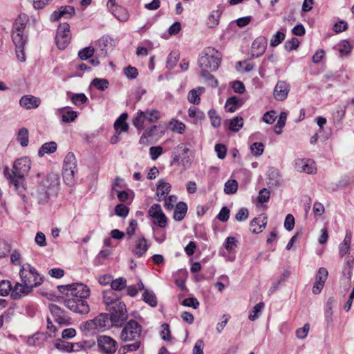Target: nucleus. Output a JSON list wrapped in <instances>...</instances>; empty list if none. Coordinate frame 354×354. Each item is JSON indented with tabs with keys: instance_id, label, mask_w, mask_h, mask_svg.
I'll return each mask as SVG.
<instances>
[{
	"instance_id": "52",
	"label": "nucleus",
	"mask_w": 354,
	"mask_h": 354,
	"mask_svg": "<svg viewBox=\"0 0 354 354\" xmlns=\"http://www.w3.org/2000/svg\"><path fill=\"white\" fill-rule=\"evenodd\" d=\"M129 212V207L124 204H118L115 207V214L120 217H127L128 216Z\"/></svg>"
},
{
	"instance_id": "18",
	"label": "nucleus",
	"mask_w": 354,
	"mask_h": 354,
	"mask_svg": "<svg viewBox=\"0 0 354 354\" xmlns=\"http://www.w3.org/2000/svg\"><path fill=\"white\" fill-rule=\"evenodd\" d=\"M27 42V37H22L19 34L15 35L13 43L16 48V55L18 59L23 62L26 60V55L24 53V46Z\"/></svg>"
},
{
	"instance_id": "51",
	"label": "nucleus",
	"mask_w": 354,
	"mask_h": 354,
	"mask_svg": "<svg viewBox=\"0 0 354 354\" xmlns=\"http://www.w3.org/2000/svg\"><path fill=\"white\" fill-rule=\"evenodd\" d=\"M12 286L10 281L3 280L0 282V295L6 296L11 293Z\"/></svg>"
},
{
	"instance_id": "26",
	"label": "nucleus",
	"mask_w": 354,
	"mask_h": 354,
	"mask_svg": "<svg viewBox=\"0 0 354 354\" xmlns=\"http://www.w3.org/2000/svg\"><path fill=\"white\" fill-rule=\"evenodd\" d=\"M187 205L184 202L178 203L174 209V219L178 221H182L186 215Z\"/></svg>"
},
{
	"instance_id": "59",
	"label": "nucleus",
	"mask_w": 354,
	"mask_h": 354,
	"mask_svg": "<svg viewBox=\"0 0 354 354\" xmlns=\"http://www.w3.org/2000/svg\"><path fill=\"white\" fill-rule=\"evenodd\" d=\"M346 106H339L333 113V118L335 121L340 122L346 113Z\"/></svg>"
},
{
	"instance_id": "45",
	"label": "nucleus",
	"mask_w": 354,
	"mask_h": 354,
	"mask_svg": "<svg viewBox=\"0 0 354 354\" xmlns=\"http://www.w3.org/2000/svg\"><path fill=\"white\" fill-rule=\"evenodd\" d=\"M188 115L190 118L195 120V122H197L198 120H202L205 118L204 113L198 111L195 106H192L189 109Z\"/></svg>"
},
{
	"instance_id": "56",
	"label": "nucleus",
	"mask_w": 354,
	"mask_h": 354,
	"mask_svg": "<svg viewBox=\"0 0 354 354\" xmlns=\"http://www.w3.org/2000/svg\"><path fill=\"white\" fill-rule=\"evenodd\" d=\"M170 127L173 131L183 133L185 129V125L178 120H172L170 122Z\"/></svg>"
},
{
	"instance_id": "22",
	"label": "nucleus",
	"mask_w": 354,
	"mask_h": 354,
	"mask_svg": "<svg viewBox=\"0 0 354 354\" xmlns=\"http://www.w3.org/2000/svg\"><path fill=\"white\" fill-rule=\"evenodd\" d=\"M127 117V113H124L116 120L114 123V129L116 133L120 134L122 131L125 132L128 131L129 126L126 122Z\"/></svg>"
},
{
	"instance_id": "14",
	"label": "nucleus",
	"mask_w": 354,
	"mask_h": 354,
	"mask_svg": "<svg viewBox=\"0 0 354 354\" xmlns=\"http://www.w3.org/2000/svg\"><path fill=\"white\" fill-rule=\"evenodd\" d=\"M290 90L289 83L282 80L278 81L273 91V97L277 101H284L287 98Z\"/></svg>"
},
{
	"instance_id": "35",
	"label": "nucleus",
	"mask_w": 354,
	"mask_h": 354,
	"mask_svg": "<svg viewBox=\"0 0 354 354\" xmlns=\"http://www.w3.org/2000/svg\"><path fill=\"white\" fill-rule=\"evenodd\" d=\"M25 26H26V24L24 22V21L21 18L16 20V21L14 24L13 30L12 32V41H14L15 35H17V34H19V35L21 36L22 37H27V36L24 35L23 33Z\"/></svg>"
},
{
	"instance_id": "41",
	"label": "nucleus",
	"mask_w": 354,
	"mask_h": 354,
	"mask_svg": "<svg viewBox=\"0 0 354 354\" xmlns=\"http://www.w3.org/2000/svg\"><path fill=\"white\" fill-rule=\"evenodd\" d=\"M145 120L149 122H154L160 118V113L155 109H147L144 111Z\"/></svg>"
},
{
	"instance_id": "24",
	"label": "nucleus",
	"mask_w": 354,
	"mask_h": 354,
	"mask_svg": "<svg viewBox=\"0 0 354 354\" xmlns=\"http://www.w3.org/2000/svg\"><path fill=\"white\" fill-rule=\"evenodd\" d=\"M171 190V185L169 183L165 182L162 180H159L157 186L156 196L159 201H162L166 195L169 194Z\"/></svg>"
},
{
	"instance_id": "58",
	"label": "nucleus",
	"mask_w": 354,
	"mask_h": 354,
	"mask_svg": "<svg viewBox=\"0 0 354 354\" xmlns=\"http://www.w3.org/2000/svg\"><path fill=\"white\" fill-rule=\"evenodd\" d=\"M33 8L37 10L43 9L48 5L53 0H28Z\"/></svg>"
},
{
	"instance_id": "40",
	"label": "nucleus",
	"mask_w": 354,
	"mask_h": 354,
	"mask_svg": "<svg viewBox=\"0 0 354 354\" xmlns=\"http://www.w3.org/2000/svg\"><path fill=\"white\" fill-rule=\"evenodd\" d=\"M243 125V119L242 117H235L230 120L229 129L234 132L239 131Z\"/></svg>"
},
{
	"instance_id": "7",
	"label": "nucleus",
	"mask_w": 354,
	"mask_h": 354,
	"mask_svg": "<svg viewBox=\"0 0 354 354\" xmlns=\"http://www.w3.org/2000/svg\"><path fill=\"white\" fill-rule=\"evenodd\" d=\"M110 313L109 319L113 326L120 327L127 319V311L124 302L115 304L108 310Z\"/></svg>"
},
{
	"instance_id": "55",
	"label": "nucleus",
	"mask_w": 354,
	"mask_h": 354,
	"mask_svg": "<svg viewBox=\"0 0 354 354\" xmlns=\"http://www.w3.org/2000/svg\"><path fill=\"white\" fill-rule=\"evenodd\" d=\"M80 329L88 332L97 330L93 319L82 323Z\"/></svg>"
},
{
	"instance_id": "15",
	"label": "nucleus",
	"mask_w": 354,
	"mask_h": 354,
	"mask_svg": "<svg viewBox=\"0 0 354 354\" xmlns=\"http://www.w3.org/2000/svg\"><path fill=\"white\" fill-rule=\"evenodd\" d=\"M328 275V272L325 268H320L319 269L312 289L313 294L318 295L321 292L324 286Z\"/></svg>"
},
{
	"instance_id": "49",
	"label": "nucleus",
	"mask_w": 354,
	"mask_h": 354,
	"mask_svg": "<svg viewBox=\"0 0 354 354\" xmlns=\"http://www.w3.org/2000/svg\"><path fill=\"white\" fill-rule=\"evenodd\" d=\"M127 280L124 278H118L111 281L112 290H121L126 286Z\"/></svg>"
},
{
	"instance_id": "25",
	"label": "nucleus",
	"mask_w": 354,
	"mask_h": 354,
	"mask_svg": "<svg viewBox=\"0 0 354 354\" xmlns=\"http://www.w3.org/2000/svg\"><path fill=\"white\" fill-rule=\"evenodd\" d=\"M57 114L61 115L62 121L64 123H69L73 122L77 117L76 111L66 110L65 108L58 109Z\"/></svg>"
},
{
	"instance_id": "39",
	"label": "nucleus",
	"mask_w": 354,
	"mask_h": 354,
	"mask_svg": "<svg viewBox=\"0 0 354 354\" xmlns=\"http://www.w3.org/2000/svg\"><path fill=\"white\" fill-rule=\"evenodd\" d=\"M145 115L144 111H138L137 112L136 116L133 120V125L138 129L142 130L145 129Z\"/></svg>"
},
{
	"instance_id": "3",
	"label": "nucleus",
	"mask_w": 354,
	"mask_h": 354,
	"mask_svg": "<svg viewBox=\"0 0 354 354\" xmlns=\"http://www.w3.org/2000/svg\"><path fill=\"white\" fill-rule=\"evenodd\" d=\"M221 59V54L215 48L208 47L204 49L198 59L200 75H207V73L217 71Z\"/></svg>"
},
{
	"instance_id": "10",
	"label": "nucleus",
	"mask_w": 354,
	"mask_h": 354,
	"mask_svg": "<svg viewBox=\"0 0 354 354\" xmlns=\"http://www.w3.org/2000/svg\"><path fill=\"white\" fill-rule=\"evenodd\" d=\"M71 35L70 26L67 23L59 24L57 30L56 43L59 49H65L70 43Z\"/></svg>"
},
{
	"instance_id": "32",
	"label": "nucleus",
	"mask_w": 354,
	"mask_h": 354,
	"mask_svg": "<svg viewBox=\"0 0 354 354\" xmlns=\"http://www.w3.org/2000/svg\"><path fill=\"white\" fill-rule=\"evenodd\" d=\"M189 151V149L183 143L179 144L176 148L175 149V153L173 158V160L171 164H177L180 162L181 158V153L184 154H187Z\"/></svg>"
},
{
	"instance_id": "57",
	"label": "nucleus",
	"mask_w": 354,
	"mask_h": 354,
	"mask_svg": "<svg viewBox=\"0 0 354 354\" xmlns=\"http://www.w3.org/2000/svg\"><path fill=\"white\" fill-rule=\"evenodd\" d=\"M250 150L254 156H260L263 152V145L261 142H254L251 145Z\"/></svg>"
},
{
	"instance_id": "8",
	"label": "nucleus",
	"mask_w": 354,
	"mask_h": 354,
	"mask_svg": "<svg viewBox=\"0 0 354 354\" xmlns=\"http://www.w3.org/2000/svg\"><path fill=\"white\" fill-rule=\"evenodd\" d=\"M140 325L134 320L129 321L123 328L120 333V338L124 342L138 339L141 333Z\"/></svg>"
},
{
	"instance_id": "17",
	"label": "nucleus",
	"mask_w": 354,
	"mask_h": 354,
	"mask_svg": "<svg viewBox=\"0 0 354 354\" xmlns=\"http://www.w3.org/2000/svg\"><path fill=\"white\" fill-rule=\"evenodd\" d=\"M50 310L55 319V321L59 325H66L69 323V319L65 312L56 304L49 306Z\"/></svg>"
},
{
	"instance_id": "6",
	"label": "nucleus",
	"mask_w": 354,
	"mask_h": 354,
	"mask_svg": "<svg viewBox=\"0 0 354 354\" xmlns=\"http://www.w3.org/2000/svg\"><path fill=\"white\" fill-rule=\"evenodd\" d=\"M77 171L75 156L73 153L69 152L64 158L62 169L63 178L66 185L71 186L73 184L74 176Z\"/></svg>"
},
{
	"instance_id": "16",
	"label": "nucleus",
	"mask_w": 354,
	"mask_h": 354,
	"mask_svg": "<svg viewBox=\"0 0 354 354\" xmlns=\"http://www.w3.org/2000/svg\"><path fill=\"white\" fill-rule=\"evenodd\" d=\"M33 288L24 283H16L12 288L11 297L14 299H18L25 297L32 292Z\"/></svg>"
},
{
	"instance_id": "62",
	"label": "nucleus",
	"mask_w": 354,
	"mask_h": 354,
	"mask_svg": "<svg viewBox=\"0 0 354 354\" xmlns=\"http://www.w3.org/2000/svg\"><path fill=\"white\" fill-rule=\"evenodd\" d=\"M182 304L185 306L192 307L193 308L196 309L199 306V301L196 298L189 297L185 299L183 301Z\"/></svg>"
},
{
	"instance_id": "11",
	"label": "nucleus",
	"mask_w": 354,
	"mask_h": 354,
	"mask_svg": "<svg viewBox=\"0 0 354 354\" xmlns=\"http://www.w3.org/2000/svg\"><path fill=\"white\" fill-rule=\"evenodd\" d=\"M149 215L154 219L153 223L160 227H165L167 224V218L163 213L161 206L159 204H153L148 211Z\"/></svg>"
},
{
	"instance_id": "28",
	"label": "nucleus",
	"mask_w": 354,
	"mask_h": 354,
	"mask_svg": "<svg viewBox=\"0 0 354 354\" xmlns=\"http://www.w3.org/2000/svg\"><path fill=\"white\" fill-rule=\"evenodd\" d=\"M204 92V87H198L191 90L187 95L188 101L192 104H198L201 101L200 95Z\"/></svg>"
},
{
	"instance_id": "47",
	"label": "nucleus",
	"mask_w": 354,
	"mask_h": 354,
	"mask_svg": "<svg viewBox=\"0 0 354 354\" xmlns=\"http://www.w3.org/2000/svg\"><path fill=\"white\" fill-rule=\"evenodd\" d=\"M286 118V113L285 112H281L277 122L274 126V131L277 134H280L281 133V129L285 126Z\"/></svg>"
},
{
	"instance_id": "38",
	"label": "nucleus",
	"mask_w": 354,
	"mask_h": 354,
	"mask_svg": "<svg viewBox=\"0 0 354 354\" xmlns=\"http://www.w3.org/2000/svg\"><path fill=\"white\" fill-rule=\"evenodd\" d=\"M142 299L145 303L148 304L152 307L157 306L156 297L153 291L149 290L147 289L145 290L142 294Z\"/></svg>"
},
{
	"instance_id": "34",
	"label": "nucleus",
	"mask_w": 354,
	"mask_h": 354,
	"mask_svg": "<svg viewBox=\"0 0 354 354\" xmlns=\"http://www.w3.org/2000/svg\"><path fill=\"white\" fill-rule=\"evenodd\" d=\"M17 140L21 147H27L29 143L28 130L24 127L20 129L17 136Z\"/></svg>"
},
{
	"instance_id": "64",
	"label": "nucleus",
	"mask_w": 354,
	"mask_h": 354,
	"mask_svg": "<svg viewBox=\"0 0 354 354\" xmlns=\"http://www.w3.org/2000/svg\"><path fill=\"white\" fill-rule=\"evenodd\" d=\"M270 198V192L268 189L263 188L259 192L257 201L260 203H264L268 201Z\"/></svg>"
},
{
	"instance_id": "53",
	"label": "nucleus",
	"mask_w": 354,
	"mask_h": 354,
	"mask_svg": "<svg viewBox=\"0 0 354 354\" xmlns=\"http://www.w3.org/2000/svg\"><path fill=\"white\" fill-rule=\"evenodd\" d=\"M71 100L73 104L80 106L86 102L88 98L84 93H76L72 96Z\"/></svg>"
},
{
	"instance_id": "44",
	"label": "nucleus",
	"mask_w": 354,
	"mask_h": 354,
	"mask_svg": "<svg viewBox=\"0 0 354 354\" xmlns=\"http://www.w3.org/2000/svg\"><path fill=\"white\" fill-rule=\"evenodd\" d=\"M55 347L62 352H71V343L62 339L56 340Z\"/></svg>"
},
{
	"instance_id": "54",
	"label": "nucleus",
	"mask_w": 354,
	"mask_h": 354,
	"mask_svg": "<svg viewBox=\"0 0 354 354\" xmlns=\"http://www.w3.org/2000/svg\"><path fill=\"white\" fill-rule=\"evenodd\" d=\"M285 39V34L278 31L275 35H273L270 40V46L276 47L279 45L282 41Z\"/></svg>"
},
{
	"instance_id": "48",
	"label": "nucleus",
	"mask_w": 354,
	"mask_h": 354,
	"mask_svg": "<svg viewBox=\"0 0 354 354\" xmlns=\"http://www.w3.org/2000/svg\"><path fill=\"white\" fill-rule=\"evenodd\" d=\"M91 84L100 91H104L109 86V81L106 79L95 78Z\"/></svg>"
},
{
	"instance_id": "42",
	"label": "nucleus",
	"mask_w": 354,
	"mask_h": 354,
	"mask_svg": "<svg viewBox=\"0 0 354 354\" xmlns=\"http://www.w3.org/2000/svg\"><path fill=\"white\" fill-rule=\"evenodd\" d=\"M264 303L263 302H259L257 304H256L251 313H250L248 316V319L250 321H255L259 318V314L262 311V310L264 308Z\"/></svg>"
},
{
	"instance_id": "30",
	"label": "nucleus",
	"mask_w": 354,
	"mask_h": 354,
	"mask_svg": "<svg viewBox=\"0 0 354 354\" xmlns=\"http://www.w3.org/2000/svg\"><path fill=\"white\" fill-rule=\"evenodd\" d=\"M57 143L51 141L46 142L41 145L38 151V155L40 157L44 156L45 154H50L54 153L57 150Z\"/></svg>"
},
{
	"instance_id": "23",
	"label": "nucleus",
	"mask_w": 354,
	"mask_h": 354,
	"mask_svg": "<svg viewBox=\"0 0 354 354\" xmlns=\"http://www.w3.org/2000/svg\"><path fill=\"white\" fill-rule=\"evenodd\" d=\"M149 245L145 238L142 237L136 241L133 253L138 257H142L148 250Z\"/></svg>"
},
{
	"instance_id": "46",
	"label": "nucleus",
	"mask_w": 354,
	"mask_h": 354,
	"mask_svg": "<svg viewBox=\"0 0 354 354\" xmlns=\"http://www.w3.org/2000/svg\"><path fill=\"white\" fill-rule=\"evenodd\" d=\"M208 115L211 120V124L212 127L217 128L221 126V117L218 115L215 110H209L208 111Z\"/></svg>"
},
{
	"instance_id": "33",
	"label": "nucleus",
	"mask_w": 354,
	"mask_h": 354,
	"mask_svg": "<svg viewBox=\"0 0 354 354\" xmlns=\"http://www.w3.org/2000/svg\"><path fill=\"white\" fill-rule=\"evenodd\" d=\"M266 225V221L255 218L250 222L251 231L252 233L259 234L263 231Z\"/></svg>"
},
{
	"instance_id": "12",
	"label": "nucleus",
	"mask_w": 354,
	"mask_h": 354,
	"mask_svg": "<svg viewBox=\"0 0 354 354\" xmlns=\"http://www.w3.org/2000/svg\"><path fill=\"white\" fill-rule=\"evenodd\" d=\"M268 45L267 39L263 36L257 37L252 42L250 49L251 59L257 58L264 54Z\"/></svg>"
},
{
	"instance_id": "36",
	"label": "nucleus",
	"mask_w": 354,
	"mask_h": 354,
	"mask_svg": "<svg viewBox=\"0 0 354 354\" xmlns=\"http://www.w3.org/2000/svg\"><path fill=\"white\" fill-rule=\"evenodd\" d=\"M351 243V233L347 232L345 238L342 243L339 246V255L341 257H344L349 250L350 245Z\"/></svg>"
},
{
	"instance_id": "63",
	"label": "nucleus",
	"mask_w": 354,
	"mask_h": 354,
	"mask_svg": "<svg viewBox=\"0 0 354 354\" xmlns=\"http://www.w3.org/2000/svg\"><path fill=\"white\" fill-rule=\"evenodd\" d=\"M249 216V212L247 208L242 207L241 208L238 212L235 215V219L237 221H243L246 220L248 218Z\"/></svg>"
},
{
	"instance_id": "27",
	"label": "nucleus",
	"mask_w": 354,
	"mask_h": 354,
	"mask_svg": "<svg viewBox=\"0 0 354 354\" xmlns=\"http://www.w3.org/2000/svg\"><path fill=\"white\" fill-rule=\"evenodd\" d=\"M109 10L119 21L124 22L128 20L129 13L125 8L116 6L115 7L111 8Z\"/></svg>"
},
{
	"instance_id": "37",
	"label": "nucleus",
	"mask_w": 354,
	"mask_h": 354,
	"mask_svg": "<svg viewBox=\"0 0 354 354\" xmlns=\"http://www.w3.org/2000/svg\"><path fill=\"white\" fill-rule=\"evenodd\" d=\"M353 270L354 260H347L342 272L344 276L346 277L348 284L351 283Z\"/></svg>"
},
{
	"instance_id": "21",
	"label": "nucleus",
	"mask_w": 354,
	"mask_h": 354,
	"mask_svg": "<svg viewBox=\"0 0 354 354\" xmlns=\"http://www.w3.org/2000/svg\"><path fill=\"white\" fill-rule=\"evenodd\" d=\"M103 301L107 310L109 308L115 306V304H118L119 303L122 302L112 290H106L103 292Z\"/></svg>"
},
{
	"instance_id": "29",
	"label": "nucleus",
	"mask_w": 354,
	"mask_h": 354,
	"mask_svg": "<svg viewBox=\"0 0 354 354\" xmlns=\"http://www.w3.org/2000/svg\"><path fill=\"white\" fill-rule=\"evenodd\" d=\"M93 319L97 330H104L110 321L109 315L106 313H101Z\"/></svg>"
},
{
	"instance_id": "60",
	"label": "nucleus",
	"mask_w": 354,
	"mask_h": 354,
	"mask_svg": "<svg viewBox=\"0 0 354 354\" xmlns=\"http://www.w3.org/2000/svg\"><path fill=\"white\" fill-rule=\"evenodd\" d=\"M124 74L128 79H136L138 75V70L136 67L129 66L124 69Z\"/></svg>"
},
{
	"instance_id": "50",
	"label": "nucleus",
	"mask_w": 354,
	"mask_h": 354,
	"mask_svg": "<svg viewBox=\"0 0 354 354\" xmlns=\"http://www.w3.org/2000/svg\"><path fill=\"white\" fill-rule=\"evenodd\" d=\"M95 50L92 46L86 47L79 51L78 55L81 59L85 60L93 56Z\"/></svg>"
},
{
	"instance_id": "5",
	"label": "nucleus",
	"mask_w": 354,
	"mask_h": 354,
	"mask_svg": "<svg viewBox=\"0 0 354 354\" xmlns=\"http://www.w3.org/2000/svg\"><path fill=\"white\" fill-rule=\"evenodd\" d=\"M59 185V178L55 174H48L39 184L36 192V198L39 203H46L50 193Z\"/></svg>"
},
{
	"instance_id": "9",
	"label": "nucleus",
	"mask_w": 354,
	"mask_h": 354,
	"mask_svg": "<svg viewBox=\"0 0 354 354\" xmlns=\"http://www.w3.org/2000/svg\"><path fill=\"white\" fill-rule=\"evenodd\" d=\"M97 344L99 351L104 354H114L118 347L116 340L105 335L98 336Z\"/></svg>"
},
{
	"instance_id": "31",
	"label": "nucleus",
	"mask_w": 354,
	"mask_h": 354,
	"mask_svg": "<svg viewBox=\"0 0 354 354\" xmlns=\"http://www.w3.org/2000/svg\"><path fill=\"white\" fill-rule=\"evenodd\" d=\"M243 104L242 100L237 97H232L227 99L225 104V109L228 112L233 113Z\"/></svg>"
},
{
	"instance_id": "13",
	"label": "nucleus",
	"mask_w": 354,
	"mask_h": 354,
	"mask_svg": "<svg viewBox=\"0 0 354 354\" xmlns=\"http://www.w3.org/2000/svg\"><path fill=\"white\" fill-rule=\"evenodd\" d=\"M294 166L297 171L308 174H315L317 171L315 162L310 159H297L295 160Z\"/></svg>"
},
{
	"instance_id": "4",
	"label": "nucleus",
	"mask_w": 354,
	"mask_h": 354,
	"mask_svg": "<svg viewBox=\"0 0 354 354\" xmlns=\"http://www.w3.org/2000/svg\"><path fill=\"white\" fill-rule=\"evenodd\" d=\"M19 276L21 282L32 288L39 286L44 281L43 277L29 263L21 266Z\"/></svg>"
},
{
	"instance_id": "61",
	"label": "nucleus",
	"mask_w": 354,
	"mask_h": 354,
	"mask_svg": "<svg viewBox=\"0 0 354 354\" xmlns=\"http://www.w3.org/2000/svg\"><path fill=\"white\" fill-rule=\"evenodd\" d=\"M351 50V46L350 45V43L344 40L341 44L339 49V53L341 56L346 55L350 53Z\"/></svg>"
},
{
	"instance_id": "1",
	"label": "nucleus",
	"mask_w": 354,
	"mask_h": 354,
	"mask_svg": "<svg viewBox=\"0 0 354 354\" xmlns=\"http://www.w3.org/2000/svg\"><path fill=\"white\" fill-rule=\"evenodd\" d=\"M59 292L68 298L64 301V306L73 313L84 315L88 314L90 307L86 299L90 295L89 288L83 283H76L58 286Z\"/></svg>"
},
{
	"instance_id": "2",
	"label": "nucleus",
	"mask_w": 354,
	"mask_h": 354,
	"mask_svg": "<svg viewBox=\"0 0 354 354\" xmlns=\"http://www.w3.org/2000/svg\"><path fill=\"white\" fill-rule=\"evenodd\" d=\"M30 168V160L28 157H22L15 161L12 170L8 167H6L3 169L4 176L14 185L25 203L27 202V197L23 193L26 189L24 177L29 172Z\"/></svg>"
},
{
	"instance_id": "43",
	"label": "nucleus",
	"mask_w": 354,
	"mask_h": 354,
	"mask_svg": "<svg viewBox=\"0 0 354 354\" xmlns=\"http://www.w3.org/2000/svg\"><path fill=\"white\" fill-rule=\"evenodd\" d=\"M238 183L235 180H228L224 187V192L227 194H233L236 192Z\"/></svg>"
},
{
	"instance_id": "20",
	"label": "nucleus",
	"mask_w": 354,
	"mask_h": 354,
	"mask_svg": "<svg viewBox=\"0 0 354 354\" xmlns=\"http://www.w3.org/2000/svg\"><path fill=\"white\" fill-rule=\"evenodd\" d=\"M75 15V9L71 6L61 7L59 10L54 11L50 15V21H57L62 17L70 18Z\"/></svg>"
},
{
	"instance_id": "19",
	"label": "nucleus",
	"mask_w": 354,
	"mask_h": 354,
	"mask_svg": "<svg viewBox=\"0 0 354 354\" xmlns=\"http://www.w3.org/2000/svg\"><path fill=\"white\" fill-rule=\"evenodd\" d=\"M19 104L26 109H36L40 105L41 100L39 97L26 95L21 97Z\"/></svg>"
}]
</instances>
